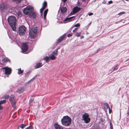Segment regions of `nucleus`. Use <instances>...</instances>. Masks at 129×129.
Wrapping results in <instances>:
<instances>
[{"label": "nucleus", "instance_id": "obj_13", "mask_svg": "<svg viewBox=\"0 0 129 129\" xmlns=\"http://www.w3.org/2000/svg\"><path fill=\"white\" fill-rule=\"evenodd\" d=\"M81 10V8L80 7L76 6L74 7L73 10V12L74 13H76L79 12Z\"/></svg>", "mask_w": 129, "mask_h": 129}, {"label": "nucleus", "instance_id": "obj_44", "mask_svg": "<svg viewBox=\"0 0 129 129\" xmlns=\"http://www.w3.org/2000/svg\"><path fill=\"white\" fill-rule=\"evenodd\" d=\"M34 100L33 98H31L30 99V102H33Z\"/></svg>", "mask_w": 129, "mask_h": 129}, {"label": "nucleus", "instance_id": "obj_5", "mask_svg": "<svg viewBox=\"0 0 129 129\" xmlns=\"http://www.w3.org/2000/svg\"><path fill=\"white\" fill-rule=\"evenodd\" d=\"M8 8V5L6 3H3L0 4V10L2 12H6Z\"/></svg>", "mask_w": 129, "mask_h": 129}, {"label": "nucleus", "instance_id": "obj_3", "mask_svg": "<svg viewBox=\"0 0 129 129\" xmlns=\"http://www.w3.org/2000/svg\"><path fill=\"white\" fill-rule=\"evenodd\" d=\"M33 11V7L30 6H28L24 9L23 12L25 14L29 15Z\"/></svg>", "mask_w": 129, "mask_h": 129}, {"label": "nucleus", "instance_id": "obj_14", "mask_svg": "<svg viewBox=\"0 0 129 129\" xmlns=\"http://www.w3.org/2000/svg\"><path fill=\"white\" fill-rule=\"evenodd\" d=\"M67 10V8L65 7H62L60 9V11L62 14H64L66 12Z\"/></svg>", "mask_w": 129, "mask_h": 129}, {"label": "nucleus", "instance_id": "obj_24", "mask_svg": "<svg viewBox=\"0 0 129 129\" xmlns=\"http://www.w3.org/2000/svg\"><path fill=\"white\" fill-rule=\"evenodd\" d=\"M50 59L52 60H55L56 58V57L54 55L51 54V55L49 57Z\"/></svg>", "mask_w": 129, "mask_h": 129}, {"label": "nucleus", "instance_id": "obj_49", "mask_svg": "<svg viewBox=\"0 0 129 129\" xmlns=\"http://www.w3.org/2000/svg\"><path fill=\"white\" fill-rule=\"evenodd\" d=\"M109 112L110 113L111 112V111H112V110L110 109V108H109Z\"/></svg>", "mask_w": 129, "mask_h": 129}, {"label": "nucleus", "instance_id": "obj_20", "mask_svg": "<svg viewBox=\"0 0 129 129\" xmlns=\"http://www.w3.org/2000/svg\"><path fill=\"white\" fill-rule=\"evenodd\" d=\"M58 49H56V50L55 51H54L52 53V54H51L52 55H53L54 56V55H56L57 56V55L58 54Z\"/></svg>", "mask_w": 129, "mask_h": 129}, {"label": "nucleus", "instance_id": "obj_32", "mask_svg": "<svg viewBox=\"0 0 129 129\" xmlns=\"http://www.w3.org/2000/svg\"><path fill=\"white\" fill-rule=\"evenodd\" d=\"M80 26V24L79 23H78L74 25V27H79Z\"/></svg>", "mask_w": 129, "mask_h": 129}, {"label": "nucleus", "instance_id": "obj_28", "mask_svg": "<svg viewBox=\"0 0 129 129\" xmlns=\"http://www.w3.org/2000/svg\"><path fill=\"white\" fill-rule=\"evenodd\" d=\"M9 95L8 94H5L3 96V98L8 99L9 98Z\"/></svg>", "mask_w": 129, "mask_h": 129}, {"label": "nucleus", "instance_id": "obj_43", "mask_svg": "<svg viewBox=\"0 0 129 129\" xmlns=\"http://www.w3.org/2000/svg\"><path fill=\"white\" fill-rule=\"evenodd\" d=\"M1 104L0 103V110H2L3 109V106H1Z\"/></svg>", "mask_w": 129, "mask_h": 129}, {"label": "nucleus", "instance_id": "obj_35", "mask_svg": "<svg viewBox=\"0 0 129 129\" xmlns=\"http://www.w3.org/2000/svg\"><path fill=\"white\" fill-rule=\"evenodd\" d=\"M118 64L117 65L115 66V67L114 68V69H113V70L114 71V70H117L118 68Z\"/></svg>", "mask_w": 129, "mask_h": 129}, {"label": "nucleus", "instance_id": "obj_42", "mask_svg": "<svg viewBox=\"0 0 129 129\" xmlns=\"http://www.w3.org/2000/svg\"><path fill=\"white\" fill-rule=\"evenodd\" d=\"M110 125L111 129H113V127L112 124V123L111 124V123H110Z\"/></svg>", "mask_w": 129, "mask_h": 129}, {"label": "nucleus", "instance_id": "obj_23", "mask_svg": "<svg viewBox=\"0 0 129 129\" xmlns=\"http://www.w3.org/2000/svg\"><path fill=\"white\" fill-rule=\"evenodd\" d=\"M18 73L19 74H21L23 72L24 70H21L20 68L18 69Z\"/></svg>", "mask_w": 129, "mask_h": 129}, {"label": "nucleus", "instance_id": "obj_46", "mask_svg": "<svg viewBox=\"0 0 129 129\" xmlns=\"http://www.w3.org/2000/svg\"><path fill=\"white\" fill-rule=\"evenodd\" d=\"M93 14V13H89L88 14V15L89 16H91V15H92Z\"/></svg>", "mask_w": 129, "mask_h": 129}, {"label": "nucleus", "instance_id": "obj_47", "mask_svg": "<svg viewBox=\"0 0 129 129\" xmlns=\"http://www.w3.org/2000/svg\"><path fill=\"white\" fill-rule=\"evenodd\" d=\"M64 3H65L67 0H62Z\"/></svg>", "mask_w": 129, "mask_h": 129}, {"label": "nucleus", "instance_id": "obj_26", "mask_svg": "<svg viewBox=\"0 0 129 129\" xmlns=\"http://www.w3.org/2000/svg\"><path fill=\"white\" fill-rule=\"evenodd\" d=\"M13 2H15L17 3H20L22 0H12Z\"/></svg>", "mask_w": 129, "mask_h": 129}, {"label": "nucleus", "instance_id": "obj_37", "mask_svg": "<svg viewBox=\"0 0 129 129\" xmlns=\"http://www.w3.org/2000/svg\"><path fill=\"white\" fill-rule=\"evenodd\" d=\"M78 29V28H75L74 30H73V32H75L77 30V29Z\"/></svg>", "mask_w": 129, "mask_h": 129}, {"label": "nucleus", "instance_id": "obj_19", "mask_svg": "<svg viewBox=\"0 0 129 129\" xmlns=\"http://www.w3.org/2000/svg\"><path fill=\"white\" fill-rule=\"evenodd\" d=\"M74 18V16H72L68 18L67 17L64 20V21H68L69 22L71 21H72V19Z\"/></svg>", "mask_w": 129, "mask_h": 129}, {"label": "nucleus", "instance_id": "obj_12", "mask_svg": "<svg viewBox=\"0 0 129 129\" xmlns=\"http://www.w3.org/2000/svg\"><path fill=\"white\" fill-rule=\"evenodd\" d=\"M29 16H30V18L33 19L35 18L37 16L36 13L33 11L32 12L31 14H30Z\"/></svg>", "mask_w": 129, "mask_h": 129}, {"label": "nucleus", "instance_id": "obj_34", "mask_svg": "<svg viewBox=\"0 0 129 129\" xmlns=\"http://www.w3.org/2000/svg\"><path fill=\"white\" fill-rule=\"evenodd\" d=\"M49 57H45L44 59L46 61H49Z\"/></svg>", "mask_w": 129, "mask_h": 129}, {"label": "nucleus", "instance_id": "obj_36", "mask_svg": "<svg viewBox=\"0 0 129 129\" xmlns=\"http://www.w3.org/2000/svg\"><path fill=\"white\" fill-rule=\"evenodd\" d=\"M125 13V12H121L119 13L118 15H122V14H124Z\"/></svg>", "mask_w": 129, "mask_h": 129}, {"label": "nucleus", "instance_id": "obj_45", "mask_svg": "<svg viewBox=\"0 0 129 129\" xmlns=\"http://www.w3.org/2000/svg\"><path fill=\"white\" fill-rule=\"evenodd\" d=\"M74 13H73V12H71L70 13V15H73Z\"/></svg>", "mask_w": 129, "mask_h": 129}, {"label": "nucleus", "instance_id": "obj_50", "mask_svg": "<svg viewBox=\"0 0 129 129\" xmlns=\"http://www.w3.org/2000/svg\"><path fill=\"white\" fill-rule=\"evenodd\" d=\"M93 129H100L99 127H96Z\"/></svg>", "mask_w": 129, "mask_h": 129}, {"label": "nucleus", "instance_id": "obj_53", "mask_svg": "<svg viewBox=\"0 0 129 129\" xmlns=\"http://www.w3.org/2000/svg\"><path fill=\"white\" fill-rule=\"evenodd\" d=\"M117 23V22H115V23Z\"/></svg>", "mask_w": 129, "mask_h": 129}, {"label": "nucleus", "instance_id": "obj_33", "mask_svg": "<svg viewBox=\"0 0 129 129\" xmlns=\"http://www.w3.org/2000/svg\"><path fill=\"white\" fill-rule=\"evenodd\" d=\"M20 127L22 129H23L24 127H25L24 126V124H22L20 126Z\"/></svg>", "mask_w": 129, "mask_h": 129}, {"label": "nucleus", "instance_id": "obj_22", "mask_svg": "<svg viewBox=\"0 0 129 129\" xmlns=\"http://www.w3.org/2000/svg\"><path fill=\"white\" fill-rule=\"evenodd\" d=\"M45 9V8L42 7L41 8L40 10V12L41 14V16L42 18L43 17V12L44 10Z\"/></svg>", "mask_w": 129, "mask_h": 129}, {"label": "nucleus", "instance_id": "obj_27", "mask_svg": "<svg viewBox=\"0 0 129 129\" xmlns=\"http://www.w3.org/2000/svg\"><path fill=\"white\" fill-rule=\"evenodd\" d=\"M6 102V100L5 99H4L3 100L0 101V103L2 104L5 103Z\"/></svg>", "mask_w": 129, "mask_h": 129}, {"label": "nucleus", "instance_id": "obj_21", "mask_svg": "<svg viewBox=\"0 0 129 129\" xmlns=\"http://www.w3.org/2000/svg\"><path fill=\"white\" fill-rule=\"evenodd\" d=\"M103 104L104 107L106 109H108L110 108L109 105L107 103H104Z\"/></svg>", "mask_w": 129, "mask_h": 129}, {"label": "nucleus", "instance_id": "obj_31", "mask_svg": "<svg viewBox=\"0 0 129 129\" xmlns=\"http://www.w3.org/2000/svg\"><path fill=\"white\" fill-rule=\"evenodd\" d=\"M25 129H33V126L30 125L29 126L26 128Z\"/></svg>", "mask_w": 129, "mask_h": 129}, {"label": "nucleus", "instance_id": "obj_25", "mask_svg": "<svg viewBox=\"0 0 129 129\" xmlns=\"http://www.w3.org/2000/svg\"><path fill=\"white\" fill-rule=\"evenodd\" d=\"M43 8L45 9L46 7L47 6V3L46 1L44 2L43 4Z\"/></svg>", "mask_w": 129, "mask_h": 129}, {"label": "nucleus", "instance_id": "obj_10", "mask_svg": "<svg viewBox=\"0 0 129 129\" xmlns=\"http://www.w3.org/2000/svg\"><path fill=\"white\" fill-rule=\"evenodd\" d=\"M2 69H5V73L6 75H9L11 73L12 70L10 68L5 67L2 68Z\"/></svg>", "mask_w": 129, "mask_h": 129}, {"label": "nucleus", "instance_id": "obj_39", "mask_svg": "<svg viewBox=\"0 0 129 129\" xmlns=\"http://www.w3.org/2000/svg\"><path fill=\"white\" fill-rule=\"evenodd\" d=\"M107 1L106 0H104L102 2L103 4H106L107 2Z\"/></svg>", "mask_w": 129, "mask_h": 129}, {"label": "nucleus", "instance_id": "obj_9", "mask_svg": "<svg viewBox=\"0 0 129 129\" xmlns=\"http://www.w3.org/2000/svg\"><path fill=\"white\" fill-rule=\"evenodd\" d=\"M22 50L23 52H25L26 51L28 48V47L27 43H22Z\"/></svg>", "mask_w": 129, "mask_h": 129}, {"label": "nucleus", "instance_id": "obj_8", "mask_svg": "<svg viewBox=\"0 0 129 129\" xmlns=\"http://www.w3.org/2000/svg\"><path fill=\"white\" fill-rule=\"evenodd\" d=\"M89 115L87 113H85L82 116L83 120L86 123H88L90 120V118H89Z\"/></svg>", "mask_w": 129, "mask_h": 129}, {"label": "nucleus", "instance_id": "obj_38", "mask_svg": "<svg viewBox=\"0 0 129 129\" xmlns=\"http://www.w3.org/2000/svg\"><path fill=\"white\" fill-rule=\"evenodd\" d=\"M127 116H129V106L128 107V110L127 112Z\"/></svg>", "mask_w": 129, "mask_h": 129}, {"label": "nucleus", "instance_id": "obj_4", "mask_svg": "<svg viewBox=\"0 0 129 129\" xmlns=\"http://www.w3.org/2000/svg\"><path fill=\"white\" fill-rule=\"evenodd\" d=\"M37 31V27L32 28L29 31V36L31 39L34 38L36 35Z\"/></svg>", "mask_w": 129, "mask_h": 129}, {"label": "nucleus", "instance_id": "obj_40", "mask_svg": "<svg viewBox=\"0 0 129 129\" xmlns=\"http://www.w3.org/2000/svg\"><path fill=\"white\" fill-rule=\"evenodd\" d=\"M112 3H113L112 1H110L108 2V4H110Z\"/></svg>", "mask_w": 129, "mask_h": 129}, {"label": "nucleus", "instance_id": "obj_48", "mask_svg": "<svg viewBox=\"0 0 129 129\" xmlns=\"http://www.w3.org/2000/svg\"><path fill=\"white\" fill-rule=\"evenodd\" d=\"M34 78H33L32 79H31V80H30L29 81V82H30V81H33L34 80Z\"/></svg>", "mask_w": 129, "mask_h": 129}, {"label": "nucleus", "instance_id": "obj_51", "mask_svg": "<svg viewBox=\"0 0 129 129\" xmlns=\"http://www.w3.org/2000/svg\"><path fill=\"white\" fill-rule=\"evenodd\" d=\"M84 38V37L83 36H81L80 37V39H82Z\"/></svg>", "mask_w": 129, "mask_h": 129}, {"label": "nucleus", "instance_id": "obj_15", "mask_svg": "<svg viewBox=\"0 0 129 129\" xmlns=\"http://www.w3.org/2000/svg\"><path fill=\"white\" fill-rule=\"evenodd\" d=\"M54 126L55 129H63L62 126L59 125L56 123H55Z\"/></svg>", "mask_w": 129, "mask_h": 129}, {"label": "nucleus", "instance_id": "obj_41", "mask_svg": "<svg viewBox=\"0 0 129 129\" xmlns=\"http://www.w3.org/2000/svg\"><path fill=\"white\" fill-rule=\"evenodd\" d=\"M72 36V35L70 34H68L67 36L68 37H70Z\"/></svg>", "mask_w": 129, "mask_h": 129}, {"label": "nucleus", "instance_id": "obj_52", "mask_svg": "<svg viewBox=\"0 0 129 129\" xmlns=\"http://www.w3.org/2000/svg\"><path fill=\"white\" fill-rule=\"evenodd\" d=\"M27 125H28L27 124H24L25 127L26 126H27Z\"/></svg>", "mask_w": 129, "mask_h": 129}, {"label": "nucleus", "instance_id": "obj_17", "mask_svg": "<svg viewBox=\"0 0 129 129\" xmlns=\"http://www.w3.org/2000/svg\"><path fill=\"white\" fill-rule=\"evenodd\" d=\"M24 91V88L23 87H22L21 88L18 89L17 91V92L19 93H21L23 92Z\"/></svg>", "mask_w": 129, "mask_h": 129}, {"label": "nucleus", "instance_id": "obj_1", "mask_svg": "<svg viewBox=\"0 0 129 129\" xmlns=\"http://www.w3.org/2000/svg\"><path fill=\"white\" fill-rule=\"evenodd\" d=\"M8 21L13 30L14 31H16V17L13 16H10L8 18Z\"/></svg>", "mask_w": 129, "mask_h": 129}, {"label": "nucleus", "instance_id": "obj_2", "mask_svg": "<svg viewBox=\"0 0 129 129\" xmlns=\"http://www.w3.org/2000/svg\"><path fill=\"white\" fill-rule=\"evenodd\" d=\"M71 118L68 116H64L61 119L62 124L65 126H69L71 122Z\"/></svg>", "mask_w": 129, "mask_h": 129}, {"label": "nucleus", "instance_id": "obj_18", "mask_svg": "<svg viewBox=\"0 0 129 129\" xmlns=\"http://www.w3.org/2000/svg\"><path fill=\"white\" fill-rule=\"evenodd\" d=\"M43 64H42V63L40 62L38 63L35 66V68L37 69L40 68L42 66Z\"/></svg>", "mask_w": 129, "mask_h": 129}, {"label": "nucleus", "instance_id": "obj_30", "mask_svg": "<svg viewBox=\"0 0 129 129\" xmlns=\"http://www.w3.org/2000/svg\"><path fill=\"white\" fill-rule=\"evenodd\" d=\"M17 14L19 16L21 15L22 13L20 11H18V12H16Z\"/></svg>", "mask_w": 129, "mask_h": 129}, {"label": "nucleus", "instance_id": "obj_29", "mask_svg": "<svg viewBox=\"0 0 129 129\" xmlns=\"http://www.w3.org/2000/svg\"><path fill=\"white\" fill-rule=\"evenodd\" d=\"M81 34V32H80L78 33V32H77V33H76V35L75 36L77 37H79L80 36Z\"/></svg>", "mask_w": 129, "mask_h": 129}, {"label": "nucleus", "instance_id": "obj_7", "mask_svg": "<svg viewBox=\"0 0 129 129\" xmlns=\"http://www.w3.org/2000/svg\"><path fill=\"white\" fill-rule=\"evenodd\" d=\"M26 28L24 26L21 25L18 28L19 33L20 36L24 34L26 31Z\"/></svg>", "mask_w": 129, "mask_h": 129}, {"label": "nucleus", "instance_id": "obj_16", "mask_svg": "<svg viewBox=\"0 0 129 129\" xmlns=\"http://www.w3.org/2000/svg\"><path fill=\"white\" fill-rule=\"evenodd\" d=\"M48 11V9L45 10L44 12V19L45 20H46V16Z\"/></svg>", "mask_w": 129, "mask_h": 129}, {"label": "nucleus", "instance_id": "obj_6", "mask_svg": "<svg viewBox=\"0 0 129 129\" xmlns=\"http://www.w3.org/2000/svg\"><path fill=\"white\" fill-rule=\"evenodd\" d=\"M9 101L11 104L12 107L14 108H15L16 103L15 96L13 95H11L9 98Z\"/></svg>", "mask_w": 129, "mask_h": 129}, {"label": "nucleus", "instance_id": "obj_11", "mask_svg": "<svg viewBox=\"0 0 129 129\" xmlns=\"http://www.w3.org/2000/svg\"><path fill=\"white\" fill-rule=\"evenodd\" d=\"M66 38V34H65L59 37L57 40V42L58 43H60L63 40H65Z\"/></svg>", "mask_w": 129, "mask_h": 129}, {"label": "nucleus", "instance_id": "obj_54", "mask_svg": "<svg viewBox=\"0 0 129 129\" xmlns=\"http://www.w3.org/2000/svg\"><path fill=\"white\" fill-rule=\"evenodd\" d=\"M19 128V127H18V128Z\"/></svg>", "mask_w": 129, "mask_h": 129}]
</instances>
